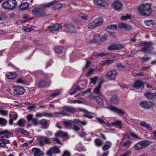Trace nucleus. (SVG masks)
Here are the masks:
<instances>
[{"mask_svg": "<svg viewBox=\"0 0 156 156\" xmlns=\"http://www.w3.org/2000/svg\"><path fill=\"white\" fill-rule=\"evenodd\" d=\"M140 15L143 16H150L152 13V10L151 8V4L146 3L140 5L138 9Z\"/></svg>", "mask_w": 156, "mask_h": 156, "instance_id": "1", "label": "nucleus"}, {"mask_svg": "<svg viewBox=\"0 0 156 156\" xmlns=\"http://www.w3.org/2000/svg\"><path fill=\"white\" fill-rule=\"evenodd\" d=\"M153 44V43L151 41L147 42L145 41L138 44L137 45L140 46H144L141 49V51H142L147 53L149 54H151L153 51V48L151 46Z\"/></svg>", "mask_w": 156, "mask_h": 156, "instance_id": "2", "label": "nucleus"}, {"mask_svg": "<svg viewBox=\"0 0 156 156\" xmlns=\"http://www.w3.org/2000/svg\"><path fill=\"white\" fill-rule=\"evenodd\" d=\"M16 4L15 0H8L4 2L2 5L5 9L12 10L16 7Z\"/></svg>", "mask_w": 156, "mask_h": 156, "instance_id": "3", "label": "nucleus"}, {"mask_svg": "<svg viewBox=\"0 0 156 156\" xmlns=\"http://www.w3.org/2000/svg\"><path fill=\"white\" fill-rule=\"evenodd\" d=\"M43 116L46 117H60L68 115V114L64 111H62L58 112H55L53 113H49L44 112L43 113Z\"/></svg>", "mask_w": 156, "mask_h": 156, "instance_id": "4", "label": "nucleus"}, {"mask_svg": "<svg viewBox=\"0 0 156 156\" xmlns=\"http://www.w3.org/2000/svg\"><path fill=\"white\" fill-rule=\"evenodd\" d=\"M55 137L53 138V140L58 144L62 145V143L61 142L59 139L60 137H66L67 136V133H64L62 131H59L55 134Z\"/></svg>", "mask_w": 156, "mask_h": 156, "instance_id": "5", "label": "nucleus"}, {"mask_svg": "<svg viewBox=\"0 0 156 156\" xmlns=\"http://www.w3.org/2000/svg\"><path fill=\"white\" fill-rule=\"evenodd\" d=\"M150 144V142L148 141H142L136 144L134 146V148L135 150H140L144 148Z\"/></svg>", "mask_w": 156, "mask_h": 156, "instance_id": "6", "label": "nucleus"}, {"mask_svg": "<svg viewBox=\"0 0 156 156\" xmlns=\"http://www.w3.org/2000/svg\"><path fill=\"white\" fill-rule=\"evenodd\" d=\"M46 9L40 8H37L32 11V13L34 15H39L40 16H43L45 15L46 13Z\"/></svg>", "mask_w": 156, "mask_h": 156, "instance_id": "7", "label": "nucleus"}, {"mask_svg": "<svg viewBox=\"0 0 156 156\" xmlns=\"http://www.w3.org/2000/svg\"><path fill=\"white\" fill-rule=\"evenodd\" d=\"M117 75V72L115 70H112L109 71L105 75L106 78L109 80H115Z\"/></svg>", "mask_w": 156, "mask_h": 156, "instance_id": "8", "label": "nucleus"}, {"mask_svg": "<svg viewBox=\"0 0 156 156\" xmlns=\"http://www.w3.org/2000/svg\"><path fill=\"white\" fill-rule=\"evenodd\" d=\"M107 108L110 111L117 113L119 115H123L125 112L121 109L112 106H109Z\"/></svg>", "mask_w": 156, "mask_h": 156, "instance_id": "9", "label": "nucleus"}, {"mask_svg": "<svg viewBox=\"0 0 156 156\" xmlns=\"http://www.w3.org/2000/svg\"><path fill=\"white\" fill-rule=\"evenodd\" d=\"M13 89L14 94L16 95L22 94L25 91L23 87L20 86H15L13 87Z\"/></svg>", "mask_w": 156, "mask_h": 156, "instance_id": "10", "label": "nucleus"}, {"mask_svg": "<svg viewBox=\"0 0 156 156\" xmlns=\"http://www.w3.org/2000/svg\"><path fill=\"white\" fill-rule=\"evenodd\" d=\"M39 145L41 146H43L44 144H49L50 142V139L45 137L41 136L39 139Z\"/></svg>", "mask_w": 156, "mask_h": 156, "instance_id": "11", "label": "nucleus"}, {"mask_svg": "<svg viewBox=\"0 0 156 156\" xmlns=\"http://www.w3.org/2000/svg\"><path fill=\"white\" fill-rule=\"evenodd\" d=\"M152 103L151 101H143L140 103V106L145 109H149L152 106Z\"/></svg>", "mask_w": 156, "mask_h": 156, "instance_id": "12", "label": "nucleus"}, {"mask_svg": "<svg viewBox=\"0 0 156 156\" xmlns=\"http://www.w3.org/2000/svg\"><path fill=\"white\" fill-rule=\"evenodd\" d=\"M119 27L120 29L127 31H129L132 30L131 26L126 23H121L119 24Z\"/></svg>", "mask_w": 156, "mask_h": 156, "instance_id": "13", "label": "nucleus"}, {"mask_svg": "<svg viewBox=\"0 0 156 156\" xmlns=\"http://www.w3.org/2000/svg\"><path fill=\"white\" fill-rule=\"evenodd\" d=\"M62 28L60 24H55L48 26V28L51 32H53L55 31H57L58 30Z\"/></svg>", "mask_w": 156, "mask_h": 156, "instance_id": "14", "label": "nucleus"}, {"mask_svg": "<svg viewBox=\"0 0 156 156\" xmlns=\"http://www.w3.org/2000/svg\"><path fill=\"white\" fill-rule=\"evenodd\" d=\"M0 147L4 148L6 147V145L10 143V141L1 136L0 138Z\"/></svg>", "mask_w": 156, "mask_h": 156, "instance_id": "15", "label": "nucleus"}, {"mask_svg": "<svg viewBox=\"0 0 156 156\" xmlns=\"http://www.w3.org/2000/svg\"><path fill=\"white\" fill-rule=\"evenodd\" d=\"M104 0H94V4L98 6H101L103 7H107L108 6V3L104 2Z\"/></svg>", "mask_w": 156, "mask_h": 156, "instance_id": "16", "label": "nucleus"}, {"mask_svg": "<svg viewBox=\"0 0 156 156\" xmlns=\"http://www.w3.org/2000/svg\"><path fill=\"white\" fill-rule=\"evenodd\" d=\"M102 83V81L101 82L99 83L98 86L95 88L93 90V93L94 94H95L100 97H103L102 93L100 91L101 87V84Z\"/></svg>", "mask_w": 156, "mask_h": 156, "instance_id": "17", "label": "nucleus"}, {"mask_svg": "<svg viewBox=\"0 0 156 156\" xmlns=\"http://www.w3.org/2000/svg\"><path fill=\"white\" fill-rule=\"evenodd\" d=\"M93 97L100 107H103L104 106V104L102 100L103 97H100L99 96H93Z\"/></svg>", "mask_w": 156, "mask_h": 156, "instance_id": "18", "label": "nucleus"}, {"mask_svg": "<svg viewBox=\"0 0 156 156\" xmlns=\"http://www.w3.org/2000/svg\"><path fill=\"white\" fill-rule=\"evenodd\" d=\"M113 5L114 9L120 11L122 9V5L119 1H115L113 3Z\"/></svg>", "mask_w": 156, "mask_h": 156, "instance_id": "19", "label": "nucleus"}, {"mask_svg": "<svg viewBox=\"0 0 156 156\" xmlns=\"http://www.w3.org/2000/svg\"><path fill=\"white\" fill-rule=\"evenodd\" d=\"M133 87L136 89L144 87V83L143 82L140 80H137L135 82V84L133 85Z\"/></svg>", "mask_w": 156, "mask_h": 156, "instance_id": "20", "label": "nucleus"}, {"mask_svg": "<svg viewBox=\"0 0 156 156\" xmlns=\"http://www.w3.org/2000/svg\"><path fill=\"white\" fill-rule=\"evenodd\" d=\"M66 30L70 32L75 33V28L72 24H66L64 25Z\"/></svg>", "mask_w": 156, "mask_h": 156, "instance_id": "21", "label": "nucleus"}, {"mask_svg": "<svg viewBox=\"0 0 156 156\" xmlns=\"http://www.w3.org/2000/svg\"><path fill=\"white\" fill-rule=\"evenodd\" d=\"M145 96L149 99H152L156 98V92L152 93L149 92H147L144 94Z\"/></svg>", "mask_w": 156, "mask_h": 156, "instance_id": "22", "label": "nucleus"}, {"mask_svg": "<svg viewBox=\"0 0 156 156\" xmlns=\"http://www.w3.org/2000/svg\"><path fill=\"white\" fill-rule=\"evenodd\" d=\"M140 125L142 127H145L147 129L152 130V128L150 124L147 123L146 122L143 121L140 122Z\"/></svg>", "mask_w": 156, "mask_h": 156, "instance_id": "23", "label": "nucleus"}, {"mask_svg": "<svg viewBox=\"0 0 156 156\" xmlns=\"http://www.w3.org/2000/svg\"><path fill=\"white\" fill-rule=\"evenodd\" d=\"M73 121L72 120H67L66 121H64L62 122L63 124L66 128H71L73 126Z\"/></svg>", "mask_w": 156, "mask_h": 156, "instance_id": "24", "label": "nucleus"}, {"mask_svg": "<svg viewBox=\"0 0 156 156\" xmlns=\"http://www.w3.org/2000/svg\"><path fill=\"white\" fill-rule=\"evenodd\" d=\"M105 144L102 147V150L104 151L110 149L112 145V143L109 141H106Z\"/></svg>", "mask_w": 156, "mask_h": 156, "instance_id": "25", "label": "nucleus"}, {"mask_svg": "<svg viewBox=\"0 0 156 156\" xmlns=\"http://www.w3.org/2000/svg\"><path fill=\"white\" fill-rule=\"evenodd\" d=\"M75 108H73V107H69V106H66L64 107V110L63 111L65 112L66 113H67L68 115H69L65 111H66L68 112L73 113L75 112ZM66 116L67 115H66Z\"/></svg>", "mask_w": 156, "mask_h": 156, "instance_id": "26", "label": "nucleus"}, {"mask_svg": "<svg viewBox=\"0 0 156 156\" xmlns=\"http://www.w3.org/2000/svg\"><path fill=\"white\" fill-rule=\"evenodd\" d=\"M93 21L97 27L103 23V19L102 17H100L98 18L95 19Z\"/></svg>", "mask_w": 156, "mask_h": 156, "instance_id": "27", "label": "nucleus"}, {"mask_svg": "<svg viewBox=\"0 0 156 156\" xmlns=\"http://www.w3.org/2000/svg\"><path fill=\"white\" fill-rule=\"evenodd\" d=\"M110 101L113 104H117L119 101V100L116 95H113L110 98Z\"/></svg>", "mask_w": 156, "mask_h": 156, "instance_id": "28", "label": "nucleus"}, {"mask_svg": "<svg viewBox=\"0 0 156 156\" xmlns=\"http://www.w3.org/2000/svg\"><path fill=\"white\" fill-rule=\"evenodd\" d=\"M16 76V74L15 72H9L6 74L7 78L10 79H14Z\"/></svg>", "mask_w": 156, "mask_h": 156, "instance_id": "29", "label": "nucleus"}, {"mask_svg": "<svg viewBox=\"0 0 156 156\" xmlns=\"http://www.w3.org/2000/svg\"><path fill=\"white\" fill-rule=\"evenodd\" d=\"M29 6V4L27 2H25L21 4L20 6V10L23 11L27 9Z\"/></svg>", "mask_w": 156, "mask_h": 156, "instance_id": "30", "label": "nucleus"}, {"mask_svg": "<svg viewBox=\"0 0 156 156\" xmlns=\"http://www.w3.org/2000/svg\"><path fill=\"white\" fill-rule=\"evenodd\" d=\"M53 7L52 9L54 10H55L58 9H60L62 7V4H60L55 1V3L53 5Z\"/></svg>", "mask_w": 156, "mask_h": 156, "instance_id": "31", "label": "nucleus"}, {"mask_svg": "<svg viewBox=\"0 0 156 156\" xmlns=\"http://www.w3.org/2000/svg\"><path fill=\"white\" fill-rule=\"evenodd\" d=\"M63 47L61 46H57L55 47V52L58 54L62 53L63 50Z\"/></svg>", "mask_w": 156, "mask_h": 156, "instance_id": "32", "label": "nucleus"}, {"mask_svg": "<svg viewBox=\"0 0 156 156\" xmlns=\"http://www.w3.org/2000/svg\"><path fill=\"white\" fill-rule=\"evenodd\" d=\"M94 142L95 145L98 147L101 146L103 144V142L101 139L98 138L95 139Z\"/></svg>", "mask_w": 156, "mask_h": 156, "instance_id": "33", "label": "nucleus"}, {"mask_svg": "<svg viewBox=\"0 0 156 156\" xmlns=\"http://www.w3.org/2000/svg\"><path fill=\"white\" fill-rule=\"evenodd\" d=\"M40 123L43 126L44 128L46 129L47 128L48 126L46 120L44 119H42L40 121Z\"/></svg>", "mask_w": 156, "mask_h": 156, "instance_id": "34", "label": "nucleus"}, {"mask_svg": "<svg viewBox=\"0 0 156 156\" xmlns=\"http://www.w3.org/2000/svg\"><path fill=\"white\" fill-rule=\"evenodd\" d=\"M145 24L148 26H154L155 24V23L152 20H147L144 21Z\"/></svg>", "mask_w": 156, "mask_h": 156, "instance_id": "35", "label": "nucleus"}, {"mask_svg": "<svg viewBox=\"0 0 156 156\" xmlns=\"http://www.w3.org/2000/svg\"><path fill=\"white\" fill-rule=\"evenodd\" d=\"M76 92L77 90L76 89V86L73 85L69 90L68 94L72 95L76 93Z\"/></svg>", "mask_w": 156, "mask_h": 156, "instance_id": "36", "label": "nucleus"}, {"mask_svg": "<svg viewBox=\"0 0 156 156\" xmlns=\"http://www.w3.org/2000/svg\"><path fill=\"white\" fill-rule=\"evenodd\" d=\"M25 119H20L18 121L16 125L20 126L23 127L25 126Z\"/></svg>", "mask_w": 156, "mask_h": 156, "instance_id": "37", "label": "nucleus"}, {"mask_svg": "<svg viewBox=\"0 0 156 156\" xmlns=\"http://www.w3.org/2000/svg\"><path fill=\"white\" fill-rule=\"evenodd\" d=\"M55 3V1H54L48 3L43 4L41 5V7L44 8L45 7L48 8L51 6L53 5Z\"/></svg>", "mask_w": 156, "mask_h": 156, "instance_id": "38", "label": "nucleus"}, {"mask_svg": "<svg viewBox=\"0 0 156 156\" xmlns=\"http://www.w3.org/2000/svg\"><path fill=\"white\" fill-rule=\"evenodd\" d=\"M6 120L3 118L0 117V125L2 126H5L7 123Z\"/></svg>", "mask_w": 156, "mask_h": 156, "instance_id": "39", "label": "nucleus"}, {"mask_svg": "<svg viewBox=\"0 0 156 156\" xmlns=\"http://www.w3.org/2000/svg\"><path fill=\"white\" fill-rule=\"evenodd\" d=\"M16 82L23 84H25L26 83V80L25 79L20 78L18 79Z\"/></svg>", "mask_w": 156, "mask_h": 156, "instance_id": "40", "label": "nucleus"}, {"mask_svg": "<svg viewBox=\"0 0 156 156\" xmlns=\"http://www.w3.org/2000/svg\"><path fill=\"white\" fill-rule=\"evenodd\" d=\"M129 133L130 135L135 139H140L138 135L136 134L133 131H130Z\"/></svg>", "mask_w": 156, "mask_h": 156, "instance_id": "41", "label": "nucleus"}, {"mask_svg": "<svg viewBox=\"0 0 156 156\" xmlns=\"http://www.w3.org/2000/svg\"><path fill=\"white\" fill-rule=\"evenodd\" d=\"M106 28L115 30L117 29V26L115 24L109 25L106 27Z\"/></svg>", "mask_w": 156, "mask_h": 156, "instance_id": "42", "label": "nucleus"}, {"mask_svg": "<svg viewBox=\"0 0 156 156\" xmlns=\"http://www.w3.org/2000/svg\"><path fill=\"white\" fill-rule=\"evenodd\" d=\"M112 124L113 125L118 126L119 128H121L122 127V124L120 121H116L114 122H112Z\"/></svg>", "mask_w": 156, "mask_h": 156, "instance_id": "43", "label": "nucleus"}, {"mask_svg": "<svg viewBox=\"0 0 156 156\" xmlns=\"http://www.w3.org/2000/svg\"><path fill=\"white\" fill-rule=\"evenodd\" d=\"M151 58L149 57H147L146 56H144L141 58H140V61L142 63H144L145 62L149 61L150 59Z\"/></svg>", "mask_w": 156, "mask_h": 156, "instance_id": "44", "label": "nucleus"}, {"mask_svg": "<svg viewBox=\"0 0 156 156\" xmlns=\"http://www.w3.org/2000/svg\"><path fill=\"white\" fill-rule=\"evenodd\" d=\"M124 48V46L123 44H120L115 45L116 50H120Z\"/></svg>", "mask_w": 156, "mask_h": 156, "instance_id": "45", "label": "nucleus"}, {"mask_svg": "<svg viewBox=\"0 0 156 156\" xmlns=\"http://www.w3.org/2000/svg\"><path fill=\"white\" fill-rule=\"evenodd\" d=\"M96 27L94 21L90 23L88 25V28L90 29H94Z\"/></svg>", "mask_w": 156, "mask_h": 156, "instance_id": "46", "label": "nucleus"}, {"mask_svg": "<svg viewBox=\"0 0 156 156\" xmlns=\"http://www.w3.org/2000/svg\"><path fill=\"white\" fill-rule=\"evenodd\" d=\"M51 150L53 151L54 153H59L60 150L59 148L57 147H54L51 148Z\"/></svg>", "mask_w": 156, "mask_h": 156, "instance_id": "47", "label": "nucleus"}, {"mask_svg": "<svg viewBox=\"0 0 156 156\" xmlns=\"http://www.w3.org/2000/svg\"><path fill=\"white\" fill-rule=\"evenodd\" d=\"M8 111L4 110H0V115L3 116H7L8 114Z\"/></svg>", "mask_w": 156, "mask_h": 156, "instance_id": "48", "label": "nucleus"}, {"mask_svg": "<svg viewBox=\"0 0 156 156\" xmlns=\"http://www.w3.org/2000/svg\"><path fill=\"white\" fill-rule=\"evenodd\" d=\"M131 17V15L127 14L126 16H121V20H127L130 19Z\"/></svg>", "mask_w": 156, "mask_h": 156, "instance_id": "49", "label": "nucleus"}, {"mask_svg": "<svg viewBox=\"0 0 156 156\" xmlns=\"http://www.w3.org/2000/svg\"><path fill=\"white\" fill-rule=\"evenodd\" d=\"M98 79V78L96 76L90 78V83H93L94 85L95 84Z\"/></svg>", "mask_w": 156, "mask_h": 156, "instance_id": "50", "label": "nucleus"}, {"mask_svg": "<svg viewBox=\"0 0 156 156\" xmlns=\"http://www.w3.org/2000/svg\"><path fill=\"white\" fill-rule=\"evenodd\" d=\"M73 127H72V129L75 132H77L80 130V128L77 125H73Z\"/></svg>", "mask_w": 156, "mask_h": 156, "instance_id": "51", "label": "nucleus"}, {"mask_svg": "<svg viewBox=\"0 0 156 156\" xmlns=\"http://www.w3.org/2000/svg\"><path fill=\"white\" fill-rule=\"evenodd\" d=\"M131 143L130 141L127 140L124 142L122 146L124 147H128L130 145Z\"/></svg>", "mask_w": 156, "mask_h": 156, "instance_id": "52", "label": "nucleus"}, {"mask_svg": "<svg viewBox=\"0 0 156 156\" xmlns=\"http://www.w3.org/2000/svg\"><path fill=\"white\" fill-rule=\"evenodd\" d=\"M46 85V82L44 80L41 81L39 83V86L40 87H43L45 86Z\"/></svg>", "mask_w": 156, "mask_h": 156, "instance_id": "53", "label": "nucleus"}, {"mask_svg": "<svg viewBox=\"0 0 156 156\" xmlns=\"http://www.w3.org/2000/svg\"><path fill=\"white\" fill-rule=\"evenodd\" d=\"M11 134V133L9 132L8 130H5L0 132V135L3 134Z\"/></svg>", "mask_w": 156, "mask_h": 156, "instance_id": "54", "label": "nucleus"}, {"mask_svg": "<svg viewBox=\"0 0 156 156\" xmlns=\"http://www.w3.org/2000/svg\"><path fill=\"white\" fill-rule=\"evenodd\" d=\"M80 17L82 18V19H83L84 20H87L88 19V16L85 14H81L80 15Z\"/></svg>", "mask_w": 156, "mask_h": 156, "instance_id": "55", "label": "nucleus"}, {"mask_svg": "<svg viewBox=\"0 0 156 156\" xmlns=\"http://www.w3.org/2000/svg\"><path fill=\"white\" fill-rule=\"evenodd\" d=\"M108 49L109 50H116L115 45H111L108 48Z\"/></svg>", "mask_w": 156, "mask_h": 156, "instance_id": "56", "label": "nucleus"}, {"mask_svg": "<svg viewBox=\"0 0 156 156\" xmlns=\"http://www.w3.org/2000/svg\"><path fill=\"white\" fill-rule=\"evenodd\" d=\"M131 154V151H128L122 154L121 156H129Z\"/></svg>", "mask_w": 156, "mask_h": 156, "instance_id": "57", "label": "nucleus"}, {"mask_svg": "<svg viewBox=\"0 0 156 156\" xmlns=\"http://www.w3.org/2000/svg\"><path fill=\"white\" fill-rule=\"evenodd\" d=\"M107 38V35H105L104 36H101L100 39V41L101 42H104L106 41Z\"/></svg>", "mask_w": 156, "mask_h": 156, "instance_id": "58", "label": "nucleus"}, {"mask_svg": "<svg viewBox=\"0 0 156 156\" xmlns=\"http://www.w3.org/2000/svg\"><path fill=\"white\" fill-rule=\"evenodd\" d=\"M116 66L120 69L125 68V66L122 65L121 63H116Z\"/></svg>", "mask_w": 156, "mask_h": 156, "instance_id": "59", "label": "nucleus"}, {"mask_svg": "<svg viewBox=\"0 0 156 156\" xmlns=\"http://www.w3.org/2000/svg\"><path fill=\"white\" fill-rule=\"evenodd\" d=\"M31 121V122L30 124L31 126V125H36L37 124V122L35 119H33Z\"/></svg>", "mask_w": 156, "mask_h": 156, "instance_id": "60", "label": "nucleus"}, {"mask_svg": "<svg viewBox=\"0 0 156 156\" xmlns=\"http://www.w3.org/2000/svg\"><path fill=\"white\" fill-rule=\"evenodd\" d=\"M47 154L49 156H52V154L54 153L51 148L47 151Z\"/></svg>", "mask_w": 156, "mask_h": 156, "instance_id": "61", "label": "nucleus"}, {"mask_svg": "<svg viewBox=\"0 0 156 156\" xmlns=\"http://www.w3.org/2000/svg\"><path fill=\"white\" fill-rule=\"evenodd\" d=\"M97 120L101 123V124H105V121L103 119H102L96 117Z\"/></svg>", "mask_w": 156, "mask_h": 156, "instance_id": "62", "label": "nucleus"}, {"mask_svg": "<svg viewBox=\"0 0 156 156\" xmlns=\"http://www.w3.org/2000/svg\"><path fill=\"white\" fill-rule=\"evenodd\" d=\"M33 116L31 114H29L27 117V118L29 121H30L33 119Z\"/></svg>", "mask_w": 156, "mask_h": 156, "instance_id": "63", "label": "nucleus"}, {"mask_svg": "<svg viewBox=\"0 0 156 156\" xmlns=\"http://www.w3.org/2000/svg\"><path fill=\"white\" fill-rule=\"evenodd\" d=\"M69 152L66 151H64L62 156H70Z\"/></svg>", "mask_w": 156, "mask_h": 156, "instance_id": "64", "label": "nucleus"}]
</instances>
